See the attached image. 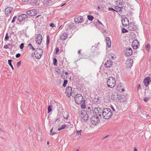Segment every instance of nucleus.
<instances>
[{
	"instance_id": "obj_8",
	"label": "nucleus",
	"mask_w": 151,
	"mask_h": 151,
	"mask_svg": "<svg viewBox=\"0 0 151 151\" xmlns=\"http://www.w3.org/2000/svg\"><path fill=\"white\" fill-rule=\"evenodd\" d=\"M118 98L119 100L122 102H124L126 101L128 98L127 95L126 94L125 95H121L119 96Z\"/></svg>"
},
{
	"instance_id": "obj_27",
	"label": "nucleus",
	"mask_w": 151,
	"mask_h": 151,
	"mask_svg": "<svg viewBox=\"0 0 151 151\" xmlns=\"http://www.w3.org/2000/svg\"><path fill=\"white\" fill-rule=\"evenodd\" d=\"M123 2L122 0H117L115 1L116 4L118 6L122 5L123 4Z\"/></svg>"
},
{
	"instance_id": "obj_59",
	"label": "nucleus",
	"mask_w": 151,
	"mask_h": 151,
	"mask_svg": "<svg viewBox=\"0 0 151 151\" xmlns=\"http://www.w3.org/2000/svg\"><path fill=\"white\" fill-rule=\"evenodd\" d=\"M98 22L99 24H101L102 25V24L101 23V22L98 21Z\"/></svg>"
},
{
	"instance_id": "obj_35",
	"label": "nucleus",
	"mask_w": 151,
	"mask_h": 151,
	"mask_svg": "<svg viewBox=\"0 0 151 151\" xmlns=\"http://www.w3.org/2000/svg\"><path fill=\"white\" fill-rule=\"evenodd\" d=\"M150 48V45L149 44H147L145 47V49L147 51H149Z\"/></svg>"
},
{
	"instance_id": "obj_5",
	"label": "nucleus",
	"mask_w": 151,
	"mask_h": 151,
	"mask_svg": "<svg viewBox=\"0 0 151 151\" xmlns=\"http://www.w3.org/2000/svg\"><path fill=\"white\" fill-rule=\"evenodd\" d=\"M91 121L93 125H96L99 122V117L97 115H94L91 118Z\"/></svg>"
},
{
	"instance_id": "obj_40",
	"label": "nucleus",
	"mask_w": 151,
	"mask_h": 151,
	"mask_svg": "<svg viewBox=\"0 0 151 151\" xmlns=\"http://www.w3.org/2000/svg\"><path fill=\"white\" fill-rule=\"evenodd\" d=\"M53 64L54 65H57V60L55 58H54L53 59Z\"/></svg>"
},
{
	"instance_id": "obj_4",
	"label": "nucleus",
	"mask_w": 151,
	"mask_h": 151,
	"mask_svg": "<svg viewBox=\"0 0 151 151\" xmlns=\"http://www.w3.org/2000/svg\"><path fill=\"white\" fill-rule=\"evenodd\" d=\"M79 114L81 118V120L85 122L86 120L88 118V115L86 111L82 110L79 112Z\"/></svg>"
},
{
	"instance_id": "obj_50",
	"label": "nucleus",
	"mask_w": 151,
	"mask_h": 151,
	"mask_svg": "<svg viewBox=\"0 0 151 151\" xmlns=\"http://www.w3.org/2000/svg\"><path fill=\"white\" fill-rule=\"evenodd\" d=\"M20 55H21L20 53H18L16 55V58H18L20 56Z\"/></svg>"
},
{
	"instance_id": "obj_51",
	"label": "nucleus",
	"mask_w": 151,
	"mask_h": 151,
	"mask_svg": "<svg viewBox=\"0 0 151 151\" xmlns=\"http://www.w3.org/2000/svg\"><path fill=\"white\" fill-rule=\"evenodd\" d=\"M141 107L140 106H139L138 107V109H137V111H138V112L139 111H140V110H141Z\"/></svg>"
},
{
	"instance_id": "obj_30",
	"label": "nucleus",
	"mask_w": 151,
	"mask_h": 151,
	"mask_svg": "<svg viewBox=\"0 0 151 151\" xmlns=\"http://www.w3.org/2000/svg\"><path fill=\"white\" fill-rule=\"evenodd\" d=\"M66 126L65 124L63 125L58 128V130L60 131L62 129H64L65 128Z\"/></svg>"
},
{
	"instance_id": "obj_56",
	"label": "nucleus",
	"mask_w": 151,
	"mask_h": 151,
	"mask_svg": "<svg viewBox=\"0 0 151 151\" xmlns=\"http://www.w3.org/2000/svg\"><path fill=\"white\" fill-rule=\"evenodd\" d=\"M146 118H148V117H149V115L148 114H146Z\"/></svg>"
},
{
	"instance_id": "obj_19",
	"label": "nucleus",
	"mask_w": 151,
	"mask_h": 151,
	"mask_svg": "<svg viewBox=\"0 0 151 151\" xmlns=\"http://www.w3.org/2000/svg\"><path fill=\"white\" fill-rule=\"evenodd\" d=\"M27 16L25 14H21L18 16V20L19 22L22 21L23 19H26Z\"/></svg>"
},
{
	"instance_id": "obj_17",
	"label": "nucleus",
	"mask_w": 151,
	"mask_h": 151,
	"mask_svg": "<svg viewBox=\"0 0 151 151\" xmlns=\"http://www.w3.org/2000/svg\"><path fill=\"white\" fill-rule=\"evenodd\" d=\"M42 37L40 34H39L37 35L36 38V42L37 44L38 45H40L42 42Z\"/></svg>"
},
{
	"instance_id": "obj_48",
	"label": "nucleus",
	"mask_w": 151,
	"mask_h": 151,
	"mask_svg": "<svg viewBox=\"0 0 151 151\" xmlns=\"http://www.w3.org/2000/svg\"><path fill=\"white\" fill-rule=\"evenodd\" d=\"M49 42H50V40L48 39V36L47 37V42H46V44L47 45H48L49 43Z\"/></svg>"
},
{
	"instance_id": "obj_44",
	"label": "nucleus",
	"mask_w": 151,
	"mask_h": 151,
	"mask_svg": "<svg viewBox=\"0 0 151 151\" xmlns=\"http://www.w3.org/2000/svg\"><path fill=\"white\" fill-rule=\"evenodd\" d=\"M59 49L58 47H57L55 49V53L56 54H57L59 52Z\"/></svg>"
},
{
	"instance_id": "obj_46",
	"label": "nucleus",
	"mask_w": 151,
	"mask_h": 151,
	"mask_svg": "<svg viewBox=\"0 0 151 151\" xmlns=\"http://www.w3.org/2000/svg\"><path fill=\"white\" fill-rule=\"evenodd\" d=\"M21 63V61H19L17 63V66L18 67H19Z\"/></svg>"
},
{
	"instance_id": "obj_9",
	"label": "nucleus",
	"mask_w": 151,
	"mask_h": 151,
	"mask_svg": "<svg viewBox=\"0 0 151 151\" xmlns=\"http://www.w3.org/2000/svg\"><path fill=\"white\" fill-rule=\"evenodd\" d=\"M83 21V18L81 16H77L74 18V22L76 24L81 23Z\"/></svg>"
},
{
	"instance_id": "obj_32",
	"label": "nucleus",
	"mask_w": 151,
	"mask_h": 151,
	"mask_svg": "<svg viewBox=\"0 0 151 151\" xmlns=\"http://www.w3.org/2000/svg\"><path fill=\"white\" fill-rule=\"evenodd\" d=\"M8 61L9 64L11 67L12 68V70H14V68H13V67L12 64V60H8Z\"/></svg>"
},
{
	"instance_id": "obj_63",
	"label": "nucleus",
	"mask_w": 151,
	"mask_h": 151,
	"mask_svg": "<svg viewBox=\"0 0 151 151\" xmlns=\"http://www.w3.org/2000/svg\"><path fill=\"white\" fill-rule=\"evenodd\" d=\"M49 1V0H45V1L46 2H48V1Z\"/></svg>"
},
{
	"instance_id": "obj_15",
	"label": "nucleus",
	"mask_w": 151,
	"mask_h": 151,
	"mask_svg": "<svg viewBox=\"0 0 151 151\" xmlns=\"http://www.w3.org/2000/svg\"><path fill=\"white\" fill-rule=\"evenodd\" d=\"M116 90L117 91L120 92L124 91V88L122 84L121 83L119 84L117 86Z\"/></svg>"
},
{
	"instance_id": "obj_21",
	"label": "nucleus",
	"mask_w": 151,
	"mask_h": 151,
	"mask_svg": "<svg viewBox=\"0 0 151 151\" xmlns=\"http://www.w3.org/2000/svg\"><path fill=\"white\" fill-rule=\"evenodd\" d=\"M122 25L124 27L127 26L129 24V20L126 17L122 18Z\"/></svg>"
},
{
	"instance_id": "obj_62",
	"label": "nucleus",
	"mask_w": 151,
	"mask_h": 151,
	"mask_svg": "<svg viewBox=\"0 0 151 151\" xmlns=\"http://www.w3.org/2000/svg\"><path fill=\"white\" fill-rule=\"evenodd\" d=\"M76 151H79V150L78 149H77Z\"/></svg>"
},
{
	"instance_id": "obj_36",
	"label": "nucleus",
	"mask_w": 151,
	"mask_h": 151,
	"mask_svg": "<svg viewBox=\"0 0 151 151\" xmlns=\"http://www.w3.org/2000/svg\"><path fill=\"white\" fill-rule=\"evenodd\" d=\"M82 132V130H77L76 131V134L77 136H81V133Z\"/></svg>"
},
{
	"instance_id": "obj_38",
	"label": "nucleus",
	"mask_w": 151,
	"mask_h": 151,
	"mask_svg": "<svg viewBox=\"0 0 151 151\" xmlns=\"http://www.w3.org/2000/svg\"><path fill=\"white\" fill-rule=\"evenodd\" d=\"M53 129V127H52V129H51V130H50V135L53 136V135H54L55 134H56V132H52Z\"/></svg>"
},
{
	"instance_id": "obj_12",
	"label": "nucleus",
	"mask_w": 151,
	"mask_h": 151,
	"mask_svg": "<svg viewBox=\"0 0 151 151\" xmlns=\"http://www.w3.org/2000/svg\"><path fill=\"white\" fill-rule=\"evenodd\" d=\"M72 88L70 86H68L66 88L65 91L66 95L68 97H70L72 93Z\"/></svg>"
},
{
	"instance_id": "obj_6",
	"label": "nucleus",
	"mask_w": 151,
	"mask_h": 151,
	"mask_svg": "<svg viewBox=\"0 0 151 151\" xmlns=\"http://www.w3.org/2000/svg\"><path fill=\"white\" fill-rule=\"evenodd\" d=\"M43 54V51L40 48H37L35 52V55L37 59H40Z\"/></svg>"
},
{
	"instance_id": "obj_2",
	"label": "nucleus",
	"mask_w": 151,
	"mask_h": 151,
	"mask_svg": "<svg viewBox=\"0 0 151 151\" xmlns=\"http://www.w3.org/2000/svg\"><path fill=\"white\" fill-rule=\"evenodd\" d=\"M112 112L110 109L106 108L103 109L102 115L105 119H109L112 116Z\"/></svg>"
},
{
	"instance_id": "obj_58",
	"label": "nucleus",
	"mask_w": 151,
	"mask_h": 151,
	"mask_svg": "<svg viewBox=\"0 0 151 151\" xmlns=\"http://www.w3.org/2000/svg\"><path fill=\"white\" fill-rule=\"evenodd\" d=\"M78 54H80L81 53V50H79L78 51Z\"/></svg>"
},
{
	"instance_id": "obj_16",
	"label": "nucleus",
	"mask_w": 151,
	"mask_h": 151,
	"mask_svg": "<svg viewBox=\"0 0 151 151\" xmlns=\"http://www.w3.org/2000/svg\"><path fill=\"white\" fill-rule=\"evenodd\" d=\"M13 8L11 7H8L6 8L5 10V14L6 16H9L11 13L12 11Z\"/></svg>"
},
{
	"instance_id": "obj_22",
	"label": "nucleus",
	"mask_w": 151,
	"mask_h": 151,
	"mask_svg": "<svg viewBox=\"0 0 151 151\" xmlns=\"http://www.w3.org/2000/svg\"><path fill=\"white\" fill-rule=\"evenodd\" d=\"M113 64V62L110 60H107L105 63V66L106 68H110L111 67Z\"/></svg>"
},
{
	"instance_id": "obj_25",
	"label": "nucleus",
	"mask_w": 151,
	"mask_h": 151,
	"mask_svg": "<svg viewBox=\"0 0 151 151\" xmlns=\"http://www.w3.org/2000/svg\"><path fill=\"white\" fill-rule=\"evenodd\" d=\"M74 27L73 24H67L66 26V29L68 30L69 29H72Z\"/></svg>"
},
{
	"instance_id": "obj_13",
	"label": "nucleus",
	"mask_w": 151,
	"mask_h": 151,
	"mask_svg": "<svg viewBox=\"0 0 151 151\" xmlns=\"http://www.w3.org/2000/svg\"><path fill=\"white\" fill-rule=\"evenodd\" d=\"M37 11L35 9H32L29 10L26 12L28 15L30 16H33L37 14Z\"/></svg>"
},
{
	"instance_id": "obj_43",
	"label": "nucleus",
	"mask_w": 151,
	"mask_h": 151,
	"mask_svg": "<svg viewBox=\"0 0 151 151\" xmlns=\"http://www.w3.org/2000/svg\"><path fill=\"white\" fill-rule=\"evenodd\" d=\"M24 46V44L23 43H22L20 45V48L21 49H22L23 47Z\"/></svg>"
},
{
	"instance_id": "obj_41",
	"label": "nucleus",
	"mask_w": 151,
	"mask_h": 151,
	"mask_svg": "<svg viewBox=\"0 0 151 151\" xmlns=\"http://www.w3.org/2000/svg\"><path fill=\"white\" fill-rule=\"evenodd\" d=\"M9 37L8 35V33H6L4 39L5 40H9Z\"/></svg>"
},
{
	"instance_id": "obj_60",
	"label": "nucleus",
	"mask_w": 151,
	"mask_h": 151,
	"mask_svg": "<svg viewBox=\"0 0 151 151\" xmlns=\"http://www.w3.org/2000/svg\"><path fill=\"white\" fill-rule=\"evenodd\" d=\"M112 109H113V110L114 111H115V110L114 109V108L113 107H112Z\"/></svg>"
},
{
	"instance_id": "obj_54",
	"label": "nucleus",
	"mask_w": 151,
	"mask_h": 151,
	"mask_svg": "<svg viewBox=\"0 0 151 151\" xmlns=\"http://www.w3.org/2000/svg\"><path fill=\"white\" fill-rule=\"evenodd\" d=\"M23 1L25 2H28L29 0H22Z\"/></svg>"
},
{
	"instance_id": "obj_3",
	"label": "nucleus",
	"mask_w": 151,
	"mask_h": 151,
	"mask_svg": "<svg viewBox=\"0 0 151 151\" xmlns=\"http://www.w3.org/2000/svg\"><path fill=\"white\" fill-rule=\"evenodd\" d=\"M107 84L108 86L110 88L114 87L116 85V80L113 77H110L107 79Z\"/></svg>"
},
{
	"instance_id": "obj_23",
	"label": "nucleus",
	"mask_w": 151,
	"mask_h": 151,
	"mask_svg": "<svg viewBox=\"0 0 151 151\" xmlns=\"http://www.w3.org/2000/svg\"><path fill=\"white\" fill-rule=\"evenodd\" d=\"M106 46L109 48L110 47L111 44V42L110 38L109 37H106L105 39Z\"/></svg>"
},
{
	"instance_id": "obj_53",
	"label": "nucleus",
	"mask_w": 151,
	"mask_h": 151,
	"mask_svg": "<svg viewBox=\"0 0 151 151\" xmlns=\"http://www.w3.org/2000/svg\"><path fill=\"white\" fill-rule=\"evenodd\" d=\"M134 151H137V149L136 147H134Z\"/></svg>"
},
{
	"instance_id": "obj_29",
	"label": "nucleus",
	"mask_w": 151,
	"mask_h": 151,
	"mask_svg": "<svg viewBox=\"0 0 151 151\" xmlns=\"http://www.w3.org/2000/svg\"><path fill=\"white\" fill-rule=\"evenodd\" d=\"M103 7V6L101 4H99V5L98 6L96 7V9H97L98 11H101V10H102Z\"/></svg>"
},
{
	"instance_id": "obj_14",
	"label": "nucleus",
	"mask_w": 151,
	"mask_h": 151,
	"mask_svg": "<svg viewBox=\"0 0 151 151\" xmlns=\"http://www.w3.org/2000/svg\"><path fill=\"white\" fill-rule=\"evenodd\" d=\"M132 45L134 49H136L138 48L139 43L137 40H135L133 41Z\"/></svg>"
},
{
	"instance_id": "obj_18",
	"label": "nucleus",
	"mask_w": 151,
	"mask_h": 151,
	"mask_svg": "<svg viewBox=\"0 0 151 151\" xmlns=\"http://www.w3.org/2000/svg\"><path fill=\"white\" fill-rule=\"evenodd\" d=\"M128 28L131 31H134L137 29V27L134 23H130L128 25Z\"/></svg>"
},
{
	"instance_id": "obj_7",
	"label": "nucleus",
	"mask_w": 151,
	"mask_h": 151,
	"mask_svg": "<svg viewBox=\"0 0 151 151\" xmlns=\"http://www.w3.org/2000/svg\"><path fill=\"white\" fill-rule=\"evenodd\" d=\"M94 113L97 116H101L102 114V109L99 107L95 108L94 109Z\"/></svg>"
},
{
	"instance_id": "obj_64",
	"label": "nucleus",
	"mask_w": 151,
	"mask_h": 151,
	"mask_svg": "<svg viewBox=\"0 0 151 151\" xmlns=\"http://www.w3.org/2000/svg\"><path fill=\"white\" fill-rule=\"evenodd\" d=\"M47 145H49V142H47Z\"/></svg>"
},
{
	"instance_id": "obj_37",
	"label": "nucleus",
	"mask_w": 151,
	"mask_h": 151,
	"mask_svg": "<svg viewBox=\"0 0 151 151\" xmlns=\"http://www.w3.org/2000/svg\"><path fill=\"white\" fill-rule=\"evenodd\" d=\"M88 19L90 21L92 20L93 19V17L91 15H88Z\"/></svg>"
},
{
	"instance_id": "obj_24",
	"label": "nucleus",
	"mask_w": 151,
	"mask_h": 151,
	"mask_svg": "<svg viewBox=\"0 0 151 151\" xmlns=\"http://www.w3.org/2000/svg\"><path fill=\"white\" fill-rule=\"evenodd\" d=\"M68 37V35L65 33H63L60 37V40H64Z\"/></svg>"
},
{
	"instance_id": "obj_28",
	"label": "nucleus",
	"mask_w": 151,
	"mask_h": 151,
	"mask_svg": "<svg viewBox=\"0 0 151 151\" xmlns=\"http://www.w3.org/2000/svg\"><path fill=\"white\" fill-rule=\"evenodd\" d=\"M68 73L67 72H63L61 74V77L63 78H65V77H67V76L68 75Z\"/></svg>"
},
{
	"instance_id": "obj_11",
	"label": "nucleus",
	"mask_w": 151,
	"mask_h": 151,
	"mask_svg": "<svg viewBox=\"0 0 151 151\" xmlns=\"http://www.w3.org/2000/svg\"><path fill=\"white\" fill-rule=\"evenodd\" d=\"M126 64L128 68H130L133 64V60L131 58H128L127 60Z\"/></svg>"
},
{
	"instance_id": "obj_57",
	"label": "nucleus",
	"mask_w": 151,
	"mask_h": 151,
	"mask_svg": "<svg viewBox=\"0 0 151 151\" xmlns=\"http://www.w3.org/2000/svg\"><path fill=\"white\" fill-rule=\"evenodd\" d=\"M100 1V2H102V3L103 1H104V0H99Z\"/></svg>"
},
{
	"instance_id": "obj_55",
	"label": "nucleus",
	"mask_w": 151,
	"mask_h": 151,
	"mask_svg": "<svg viewBox=\"0 0 151 151\" xmlns=\"http://www.w3.org/2000/svg\"><path fill=\"white\" fill-rule=\"evenodd\" d=\"M7 2H9L11 3V1L13 0H6Z\"/></svg>"
},
{
	"instance_id": "obj_45",
	"label": "nucleus",
	"mask_w": 151,
	"mask_h": 151,
	"mask_svg": "<svg viewBox=\"0 0 151 151\" xmlns=\"http://www.w3.org/2000/svg\"><path fill=\"white\" fill-rule=\"evenodd\" d=\"M16 18H17V17L16 16H14L13 18V19H12V23L14 22L15 21V19H16Z\"/></svg>"
},
{
	"instance_id": "obj_26",
	"label": "nucleus",
	"mask_w": 151,
	"mask_h": 151,
	"mask_svg": "<svg viewBox=\"0 0 151 151\" xmlns=\"http://www.w3.org/2000/svg\"><path fill=\"white\" fill-rule=\"evenodd\" d=\"M115 9H116V10L112 8H109V11H116V12H118L120 11L121 10L120 7H118V6L116 7L115 8Z\"/></svg>"
},
{
	"instance_id": "obj_34",
	"label": "nucleus",
	"mask_w": 151,
	"mask_h": 151,
	"mask_svg": "<svg viewBox=\"0 0 151 151\" xmlns=\"http://www.w3.org/2000/svg\"><path fill=\"white\" fill-rule=\"evenodd\" d=\"M52 106H51L50 105H49L48 106V109H47V113H49L52 111Z\"/></svg>"
},
{
	"instance_id": "obj_39",
	"label": "nucleus",
	"mask_w": 151,
	"mask_h": 151,
	"mask_svg": "<svg viewBox=\"0 0 151 151\" xmlns=\"http://www.w3.org/2000/svg\"><path fill=\"white\" fill-rule=\"evenodd\" d=\"M68 82L67 80H65L64 81V82L63 84V86L65 87L66 86V85L67 84Z\"/></svg>"
},
{
	"instance_id": "obj_1",
	"label": "nucleus",
	"mask_w": 151,
	"mask_h": 151,
	"mask_svg": "<svg viewBox=\"0 0 151 151\" xmlns=\"http://www.w3.org/2000/svg\"><path fill=\"white\" fill-rule=\"evenodd\" d=\"M76 103L77 104H81V107L82 109H85L86 105L85 103V100L83 99V96L80 94H76L74 98Z\"/></svg>"
},
{
	"instance_id": "obj_31",
	"label": "nucleus",
	"mask_w": 151,
	"mask_h": 151,
	"mask_svg": "<svg viewBox=\"0 0 151 151\" xmlns=\"http://www.w3.org/2000/svg\"><path fill=\"white\" fill-rule=\"evenodd\" d=\"M150 99V97H145L143 98V100L145 102H147Z\"/></svg>"
},
{
	"instance_id": "obj_49",
	"label": "nucleus",
	"mask_w": 151,
	"mask_h": 151,
	"mask_svg": "<svg viewBox=\"0 0 151 151\" xmlns=\"http://www.w3.org/2000/svg\"><path fill=\"white\" fill-rule=\"evenodd\" d=\"M141 88L140 84H138L137 86V89L138 90H139Z\"/></svg>"
},
{
	"instance_id": "obj_10",
	"label": "nucleus",
	"mask_w": 151,
	"mask_h": 151,
	"mask_svg": "<svg viewBox=\"0 0 151 151\" xmlns=\"http://www.w3.org/2000/svg\"><path fill=\"white\" fill-rule=\"evenodd\" d=\"M124 54L126 56H130L132 53V49L130 48H127L124 50Z\"/></svg>"
},
{
	"instance_id": "obj_47",
	"label": "nucleus",
	"mask_w": 151,
	"mask_h": 151,
	"mask_svg": "<svg viewBox=\"0 0 151 151\" xmlns=\"http://www.w3.org/2000/svg\"><path fill=\"white\" fill-rule=\"evenodd\" d=\"M50 26L52 27H55V25L53 23H51L50 24Z\"/></svg>"
},
{
	"instance_id": "obj_61",
	"label": "nucleus",
	"mask_w": 151,
	"mask_h": 151,
	"mask_svg": "<svg viewBox=\"0 0 151 151\" xmlns=\"http://www.w3.org/2000/svg\"><path fill=\"white\" fill-rule=\"evenodd\" d=\"M65 119H67L68 118V116H67L66 117H64Z\"/></svg>"
},
{
	"instance_id": "obj_33",
	"label": "nucleus",
	"mask_w": 151,
	"mask_h": 151,
	"mask_svg": "<svg viewBox=\"0 0 151 151\" xmlns=\"http://www.w3.org/2000/svg\"><path fill=\"white\" fill-rule=\"evenodd\" d=\"M28 46L30 48V49H32L33 50H35V48L33 47V46L31 43L29 44L28 45Z\"/></svg>"
},
{
	"instance_id": "obj_42",
	"label": "nucleus",
	"mask_w": 151,
	"mask_h": 151,
	"mask_svg": "<svg viewBox=\"0 0 151 151\" xmlns=\"http://www.w3.org/2000/svg\"><path fill=\"white\" fill-rule=\"evenodd\" d=\"M128 30L126 29L125 28H123L122 29V32L123 33H125L128 32Z\"/></svg>"
},
{
	"instance_id": "obj_52",
	"label": "nucleus",
	"mask_w": 151,
	"mask_h": 151,
	"mask_svg": "<svg viewBox=\"0 0 151 151\" xmlns=\"http://www.w3.org/2000/svg\"><path fill=\"white\" fill-rule=\"evenodd\" d=\"M4 48L5 49H7V48H8V45H5L4 46Z\"/></svg>"
},
{
	"instance_id": "obj_20",
	"label": "nucleus",
	"mask_w": 151,
	"mask_h": 151,
	"mask_svg": "<svg viewBox=\"0 0 151 151\" xmlns=\"http://www.w3.org/2000/svg\"><path fill=\"white\" fill-rule=\"evenodd\" d=\"M151 81V78L149 77L145 78L143 81L144 85L146 86H147L150 84Z\"/></svg>"
}]
</instances>
